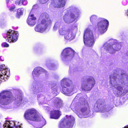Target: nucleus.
<instances>
[{"instance_id": "nucleus-1", "label": "nucleus", "mask_w": 128, "mask_h": 128, "mask_svg": "<svg viewBox=\"0 0 128 128\" xmlns=\"http://www.w3.org/2000/svg\"><path fill=\"white\" fill-rule=\"evenodd\" d=\"M24 116L25 118L28 122L31 121H40L41 119L42 122L40 124H42L41 125L38 124L36 126V128H41L46 124L45 120L42 117H40L37 114L36 110L34 109H29L27 110L25 112Z\"/></svg>"}, {"instance_id": "nucleus-2", "label": "nucleus", "mask_w": 128, "mask_h": 128, "mask_svg": "<svg viewBox=\"0 0 128 128\" xmlns=\"http://www.w3.org/2000/svg\"><path fill=\"white\" fill-rule=\"evenodd\" d=\"M40 18L42 20L41 22L36 26L34 30L36 32H42L45 31L47 27L51 26L52 21L49 17L48 15L46 13L42 14Z\"/></svg>"}, {"instance_id": "nucleus-3", "label": "nucleus", "mask_w": 128, "mask_h": 128, "mask_svg": "<svg viewBox=\"0 0 128 128\" xmlns=\"http://www.w3.org/2000/svg\"><path fill=\"white\" fill-rule=\"evenodd\" d=\"M80 14L78 9L74 6H71L67 9V13L64 16V20L66 23L72 22L77 19Z\"/></svg>"}, {"instance_id": "nucleus-4", "label": "nucleus", "mask_w": 128, "mask_h": 128, "mask_svg": "<svg viewBox=\"0 0 128 128\" xmlns=\"http://www.w3.org/2000/svg\"><path fill=\"white\" fill-rule=\"evenodd\" d=\"M80 100L82 101V104L79 106H76L74 108H72L73 110L78 114L79 117H87V116H85L88 114L90 112L88 104L84 99L82 100L80 99Z\"/></svg>"}, {"instance_id": "nucleus-5", "label": "nucleus", "mask_w": 128, "mask_h": 128, "mask_svg": "<svg viewBox=\"0 0 128 128\" xmlns=\"http://www.w3.org/2000/svg\"><path fill=\"white\" fill-rule=\"evenodd\" d=\"M103 47L106 51L112 54L119 50L121 48V46L120 44L118 43L116 40L111 39L104 44Z\"/></svg>"}, {"instance_id": "nucleus-6", "label": "nucleus", "mask_w": 128, "mask_h": 128, "mask_svg": "<svg viewBox=\"0 0 128 128\" xmlns=\"http://www.w3.org/2000/svg\"><path fill=\"white\" fill-rule=\"evenodd\" d=\"M12 101V94L9 90H4L0 93V104L6 105Z\"/></svg>"}, {"instance_id": "nucleus-7", "label": "nucleus", "mask_w": 128, "mask_h": 128, "mask_svg": "<svg viewBox=\"0 0 128 128\" xmlns=\"http://www.w3.org/2000/svg\"><path fill=\"white\" fill-rule=\"evenodd\" d=\"M94 34L92 32L89 28L87 29L84 35V42L88 47H91L94 43Z\"/></svg>"}, {"instance_id": "nucleus-8", "label": "nucleus", "mask_w": 128, "mask_h": 128, "mask_svg": "<svg viewBox=\"0 0 128 128\" xmlns=\"http://www.w3.org/2000/svg\"><path fill=\"white\" fill-rule=\"evenodd\" d=\"M74 122V118L73 116H66L65 119L62 120L59 128H72Z\"/></svg>"}, {"instance_id": "nucleus-9", "label": "nucleus", "mask_w": 128, "mask_h": 128, "mask_svg": "<svg viewBox=\"0 0 128 128\" xmlns=\"http://www.w3.org/2000/svg\"><path fill=\"white\" fill-rule=\"evenodd\" d=\"M95 84L94 78L92 77H90L82 82L81 88L82 90H90L93 87Z\"/></svg>"}, {"instance_id": "nucleus-10", "label": "nucleus", "mask_w": 128, "mask_h": 128, "mask_svg": "<svg viewBox=\"0 0 128 128\" xmlns=\"http://www.w3.org/2000/svg\"><path fill=\"white\" fill-rule=\"evenodd\" d=\"M108 25V20L105 19L101 18L97 23L96 29L100 33H104L107 30Z\"/></svg>"}, {"instance_id": "nucleus-11", "label": "nucleus", "mask_w": 128, "mask_h": 128, "mask_svg": "<svg viewBox=\"0 0 128 128\" xmlns=\"http://www.w3.org/2000/svg\"><path fill=\"white\" fill-rule=\"evenodd\" d=\"M70 80L67 78L63 79L61 81V84L62 88V93L67 96H70L74 92H72V90L70 87H69V85L68 82Z\"/></svg>"}, {"instance_id": "nucleus-12", "label": "nucleus", "mask_w": 128, "mask_h": 128, "mask_svg": "<svg viewBox=\"0 0 128 128\" xmlns=\"http://www.w3.org/2000/svg\"><path fill=\"white\" fill-rule=\"evenodd\" d=\"M10 70L5 65H0V84L2 81H5L9 78Z\"/></svg>"}, {"instance_id": "nucleus-13", "label": "nucleus", "mask_w": 128, "mask_h": 128, "mask_svg": "<svg viewBox=\"0 0 128 128\" xmlns=\"http://www.w3.org/2000/svg\"><path fill=\"white\" fill-rule=\"evenodd\" d=\"M77 30V28L76 26H74L67 30L64 37V38L69 41L73 40L75 38Z\"/></svg>"}, {"instance_id": "nucleus-14", "label": "nucleus", "mask_w": 128, "mask_h": 128, "mask_svg": "<svg viewBox=\"0 0 128 128\" xmlns=\"http://www.w3.org/2000/svg\"><path fill=\"white\" fill-rule=\"evenodd\" d=\"M18 32L10 30L7 32L6 40L9 42H15L18 40Z\"/></svg>"}, {"instance_id": "nucleus-15", "label": "nucleus", "mask_w": 128, "mask_h": 128, "mask_svg": "<svg viewBox=\"0 0 128 128\" xmlns=\"http://www.w3.org/2000/svg\"><path fill=\"white\" fill-rule=\"evenodd\" d=\"M75 51L72 48H65L62 52V55L67 57L69 56L70 58L73 57Z\"/></svg>"}, {"instance_id": "nucleus-16", "label": "nucleus", "mask_w": 128, "mask_h": 128, "mask_svg": "<svg viewBox=\"0 0 128 128\" xmlns=\"http://www.w3.org/2000/svg\"><path fill=\"white\" fill-rule=\"evenodd\" d=\"M16 123L14 121H6L3 125V127L4 128H20L19 125L16 126Z\"/></svg>"}, {"instance_id": "nucleus-17", "label": "nucleus", "mask_w": 128, "mask_h": 128, "mask_svg": "<svg viewBox=\"0 0 128 128\" xmlns=\"http://www.w3.org/2000/svg\"><path fill=\"white\" fill-rule=\"evenodd\" d=\"M36 19L34 14L30 13L27 20L28 24L30 26H34L36 23Z\"/></svg>"}, {"instance_id": "nucleus-18", "label": "nucleus", "mask_w": 128, "mask_h": 128, "mask_svg": "<svg viewBox=\"0 0 128 128\" xmlns=\"http://www.w3.org/2000/svg\"><path fill=\"white\" fill-rule=\"evenodd\" d=\"M61 114V112L59 110H54L51 112L50 117L52 118L57 119L60 117Z\"/></svg>"}, {"instance_id": "nucleus-19", "label": "nucleus", "mask_w": 128, "mask_h": 128, "mask_svg": "<svg viewBox=\"0 0 128 128\" xmlns=\"http://www.w3.org/2000/svg\"><path fill=\"white\" fill-rule=\"evenodd\" d=\"M45 71L42 68L38 67L35 68L32 72V75L34 78L38 76L42 72Z\"/></svg>"}, {"instance_id": "nucleus-20", "label": "nucleus", "mask_w": 128, "mask_h": 128, "mask_svg": "<svg viewBox=\"0 0 128 128\" xmlns=\"http://www.w3.org/2000/svg\"><path fill=\"white\" fill-rule=\"evenodd\" d=\"M66 0H58L56 1L53 6L54 7L62 8L65 5Z\"/></svg>"}, {"instance_id": "nucleus-21", "label": "nucleus", "mask_w": 128, "mask_h": 128, "mask_svg": "<svg viewBox=\"0 0 128 128\" xmlns=\"http://www.w3.org/2000/svg\"><path fill=\"white\" fill-rule=\"evenodd\" d=\"M16 104L18 106L22 104H24L26 102L25 99L22 98V96H20L16 100Z\"/></svg>"}, {"instance_id": "nucleus-22", "label": "nucleus", "mask_w": 128, "mask_h": 128, "mask_svg": "<svg viewBox=\"0 0 128 128\" xmlns=\"http://www.w3.org/2000/svg\"><path fill=\"white\" fill-rule=\"evenodd\" d=\"M54 102L56 104V106L58 108H60L62 105V101L60 99L58 98H56L54 99Z\"/></svg>"}, {"instance_id": "nucleus-23", "label": "nucleus", "mask_w": 128, "mask_h": 128, "mask_svg": "<svg viewBox=\"0 0 128 128\" xmlns=\"http://www.w3.org/2000/svg\"><path fill=\"white\" fill-rule=\"evenodd\" d=\"M24 11V9L23 8H19L18 10L17 13L16 15V17L19 18L20 16L22 15Z\"/></svg>"}, {"instance_id": "nucleus-24", "label": "nucleus", "mask_w": 128, "mask_h": 128, "mask_svg": "<svg viewBox=\"0 0 128 128\" xmlns=\"http://www.w3.org/2000/svg\"><path fill=\"white\" fill-rule=\"evenodd\" d=\"M66 30L64 28H60L59 30V34L61 35H64V36Z\"/></svg>"}, {"instance_id": "nucleus-25", "label": "nucleus", "mask_w": 128, "mask_h": 128, "mask_svg": "<svg viewBox=\"0 0 128 128\" xmlns=\"http://www.w3.org/2000/svg\"><path fill=\"white\" fill-rule=\"evenodd\" d=\"M60 24L58 22H56L54 24L53 28V30L56 31L57 30L58 28L60 26Z\"/></svg>"}, {"instance_id": "nucleus-26", "label": "nucleus", "mask_w": 128, "mask_h": 128, "mask_svg": "<svg viewBox=\"0 0 128 128\" xmlns=\"http://www.w3.org/2000/svg\"><path fill=\"white\" fill-rule=\"evenodd\" d=\"M97 17L96 15L92 16L90 18V20L91 22L95 21L97 19Z\"/></svg>"}, {"instance_id": "nucleus-27", "label": "nucleus", "mask_w": 128, "mask_h": 128, "mask_svg": "<svg viewBox=\"0 0 128 128\" xmlns=\"http://www.w3.org/2000/svg\"><path fill=\"white\" fill-rule=\"evenodd\" d=\"M100 101L99 100L97 101L96 103L95 104V106H96V107L98 109L100 108V107L101 106V104H100Z\"/></svg>"}, {"instance_id": "nucleus-28", "label": "nucleus", "mask_w": 128, "mask_h": 128, "mask_svg": "<svg viewBox=\"0 0 128 128\" xmlns=\"http://www.w3.org/2000/svg\"><path fill=\"white\" fill-rule=\"evenodd\" d=\"M21 3L24 5H26L28 4L27 0H21Z\"/></svg>"}, {"instance_id": "nucleus-29", "label": "nucleus", "mask_w": 128, "mask_h": 128, "mask_svg": "<svg viewBox=\"0 0 128 128\" xmlns=\"http://www.w3.org/2000/svg\"><path fill=\"white\" fill-rule=\"evenodd\" d=\"M2 46L4 47H8L9 46V45L6 42H3L2 44Z\"/></svg>"}, {"instance_id": "nucleus-30", "label": "nucleus", "mask_w": 128, "mask_h": 128, "mask_svg": "<svg viewBox=\"0 0 128 128\" xmlns=\"http://www.w3.org/2000/svg\"><path fill=\"white\" fill-rule=\"evenodd\" d=\"M38 8V6L37 5H34L32 8V9L30 12V13L31 14V13L32 12L34 11V10L37 8Z\"/></svg>"}, {"instance_id": "nucleus-31", "label": "nucleus", "mask_w": 128, "mask_h": 128, "mask_svg": "<svg viewBox=\"0 0 128 128\" xmlns=\"http://www.w3.org/2000/svg\"><path fill=\"white\" fill-rule=\"evenodd\" d=\"M106 108L105 107H102L100 108V110H101V112H104L106 111H108V110H106Z\"/></svg>"}, {"instance_id": "nucleus-32", "label": "nucleus", "mask_w": 128, "mask_h": 128, "mask_svg": "<svg viewBox=\"0 0 128 128\" xmlns=\"http://www.w3.org/2000/svg\"><path fill=\"white\" fill-rule=\"evenodd\" d=\"M48 0H40V2L42 4H44L46 3Z\"/></svg>"}, {"instance_id": "nucleus-33", "label": "nucleus", "mask_w": 128, "mask_h": 128, "mask_svg": "<svg viewBox=\"0 0 128 128\" xmlns=\"http://www.w3.org/2000/svg\"><path fill=\"white\" fill-rule=\"evenodd\" d=\"M21 3V0H17L15 2V4H16L20 5Z\"/></svg>"}, {"instance_id": "nucleus-34", "label": "nucleus", "mask_w": 128, "mask_h": 128, "mask_svg": "<svg viewBox=\"0 0 128 128\" xmlns=\"http://www.w3.org/2000/svg\"><path fill=\"white\" fill-rule=\"evenodd\" d=\"M15 8V6H14L13 5L11 6L9 9V10L11 11H13Z\"/></svg>"}, {"instance_id": "nucleus-35", "label": "nucleus", "mask_w": 128, "mask_h": 128, "mask_svg": "<svg viewBox=\"0 0 128 128\" xmlns=\"http://www.w3.org/2000/svg\"><path fill=\"white\" fill-rule=\"evenodd\" d=\"M126 15L128 16V10L126 11Z\"/></svg>"}, {"instance_id": "nucleus-36", "label": "nucleus", "mask_w": 128, "mask_h": 128, "mask_svg": "<svg viewBox=\"0 0 128 128\" xmlns=\"http://www.w3.org/2000/svg\"><path fill=\"white\" fill-rule=\"evenodd\" d=\"M126 76L125 74H123L122 75V77H124V76Z\"/></svg>"}, {"instance_id": "nucleus-37", "label": "nucleus", "mask_w": 128, "mask_h": 128, "mask_svg": "<svg viewBox=\"0 0 128 128\" xmlns=\"http://www.w3.org/2000/svg\"><path fill=\"white\" fill-rule=\"evenodd\" d=\"M10 0H6V2L8 3Z\"/></svg>"}, {"instance_id": "nucleus-38", "label": "nucleus", "mask_w": 128, "mask_h": 128, "mask_svg": "<svg viewBox=\"0 0 128 128\" xmlns=\"http://www.w3.org/2000/svg\"><path fill=\"white\" fill-rule=\"evenodd\" d=\"M49 68L50 69H54V68Z\"/></svg>"}, {"instance_id": "nucleus-39", "label": "nucleus", "mask_w": 128, "mask_h": 128, "mask_svg": "<svg viewBox=\"0 0 128 128\" xmlns=\"http://www.w3.org/2000/svg\"><path fill=\"white\" fill-rule=\"evenodd\" d=\"M126 54L128 56V51L126 53Z\"/></svg>"}, {"instance_id": "nucleus-40", "label": "nucleus", "mask_w": 128, "mask_h": 128, "mask_svg": "<svg viewBox=\"0 0 128 128\" xmlns=\"http://www.w3.org/2000/svg\"><path fill=\"white\" fill-rule=\"evenodd\" d=\"M2 56H0V59H1V58H2Z\"/></svg>"}, {"instance_id": "nucleus-41", "label": "nucleus", "mask_w": 128, "mask_h": 128, "mask_svg": "<svg viewBox=\"0 0 128 128\" xmlns=\"http://www.w3.org/2000/svg\"><path fill=\"white\" fill-rule=\"evenodd\" d=\"M0 125H1V123H0Z\"/></svg>"}, {"instance_id": "nucleus-42", "label": "nucleus", "mask_w": 128, "mask_h": 128, "mask_svg": "<svg viewBox=\"0 0 128 128\" xmlns=\"http://www.w3.org/2000/svg\"><path fill=\"white\" fill-rule=\"evenodd\" d=\"M72 104H71V106H72Z\"/></svg>"}]
</instances>
